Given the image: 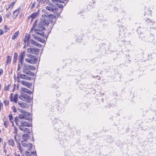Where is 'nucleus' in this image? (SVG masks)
Wrapping results in <instances>:
<instances>
[{
  "mask_svg": "<svg viewBox=\"0 0 156 156\" xmlns=\"http://www.w3.org/2000/svg\"><path fill=\"white\" fill-rule=\"evenodd\" d=\"M53 16L51 15L46 14H43L42 16L41 21L39 23L37 28L34 29V27L31 29L30 32H34V33L41 36H43L44 34V30H45V26H47L50 24L48 20V18L52 17Z\"/></svg>",
  "mask_w": 156,
  "mask_h": 156,
  "instance_id": "obj_1",
  "label": "nucleus"
},
{
  "mask_svg": "<svg viewBox=\"0 0 156 156\" xmlns=\"http://www.w3.org/2000/svg\"><path fill=\"white\" fill-rule=\"evenodd\" d=\"M22 65L23 72L27 75L33 76L34 74L30 71V70H34L35 68L33 66H30L25 63H24Z\"/></svg>",
  "mask_w": 156,
  "mask_h": 156,
  "instance_id": "obj_2",
  "label": "nucleus"
},
{
  "mask_svg": "<svg viewBox=\"0 0 156 156\" xmlns=\"http://www.w3.org/2000/svg\"><path fill=\"white\" fill-rule=\"evenodd\" d=\"M19 111L21 113L19 115V117L20 119H24L28 120L31 119V118L30 113L22 109H19Z\"/></svg>",
  "mask_w": 156,
  "mask_h": 156,
  "instance_id": "obj_3",
  "label": "nucleus"
},
{
  "mask_svg": "<svg viewBox=\"0 0 156 156\" xmlns=\"http://www.w3.org/2000/svg\"><path fill=\"white\" fill-rule=\"evenodd\" d=\"M23 41L25 43L27 42V45L28 47H31L32 45H34L35 46H37L39 47H41V45L38 44L36 41H34L33 40H29V37H26L24 39Z\"/></svg>",
  "mask_w": 156,
  "mask_h": 156,
  "instance_id": "obj_4",
  "label": "nucleus"
},
{
  "mask_svg": "<svg viewBox=\"0 0 156 156\" xmlns=\"http://www.w3.org/2000/svg\"><path fill=\"white\" fill-rule=\"evenodd\" d=\"M31 126V123L23 121H20V125L19 126V129L27 133L30 132V129L28 128H23L24 127H30Z\"/></svg>",
  "mask_w": 156,
  "mask_h": 156,
  "instance_id": "obj_5",
  "label": "nucleus"
},
{
  "mask_svg": "<svg viewBox=\"0 0 156 156\" xmlns=\"http://www.w3.org/2000/svg\"><path fill=\"white\" fill-rule=\"evenodd\" d=\"M26 55L28 58L25 59V61L27 62L34 64L37 62V58L36 56L28 54L27 55Z\"/></svg>",
  "mask_w": 156,
  "mask_h": 156,
  "instance_id": "obj_6",
  "label": "nucleus"
},
{
  "mask_svg": "<svg viewBox=\"0 0 156 156\" xmlns=\"http://www.w3.org/2000/svg\"><path fill=\"white\" fill-rule=\"evenodd\" d=\"M10 101L11 102H13L16 103H17L18 99V95L17 94H16L13 96V94L11 93L10 94Z\"/></svg>",
  "mask_w": 156,
  "mask_h": 156,
  "instance_id": "obj_7",
  "label": "nucleus"
},
{
  "mask_svg": "<svg viewBox=\"0 0 156 156\" xmlns=\"http://www.w3.org/2000/svg\"><path fill=\"white\" fill-rule=\"evenodd\" d=\"M27 52L28 53L34 55H38L39 53L38 49L33 48H28L27 49Z\"/></svg>",
  "mask_w": 156,
  "mask_h": 156,
  "instance_id": "obj_8",
  "label": "nucleus"
},
{
  "mask_svg": "<svg viewBox=\"0 0 156 156\" xmlns=\"http://www.w3.org/2000/svg\"><path fill=\"white\" fill-rule=\"evenodd\" d=\"M30 150H31L30 152H29L28 151H26L25 152V154L26 156H30L32 154L33 155H36V152L34 149V147H32L30 148Z\"/></svg>",
  "mask_w": 156,
  "mask_h": 156,
  "instance_id": "obj_9",
  "label": "nucleus"
},
{
  "mask_svg": "<svg viewBox=\"0 0 156 156\" xmlns=\"http://www.w3.org/2000/svg\"><path fill=\"white\" fill-rule=\"evenodd\" d=\"M25 56V51H23L20 53L19 55V61L21 63V64H23L24 61V58Z\"/></svg>",
  "mask_w": 156,
  "mask_h": 156,
  "instance_id": "obj_10",
  "label": "nucleus"
},
{
  "mask_svg": "<svg viewBox=\"0 0 156 156\" xmlns=\"http://www.w3.org/2000/svg\"><path fill=\"white\" fill-rule=\"evenodd\" d=\"M51 1L53 3L57 5L59 8H62L63 7L62 5L59 4L60 3H63V1H61L60 0H51Z\"/></svg>",
  "mask_w": 156,
  "mask_h": 156,
  "instance_id": "obj_11",
  "label": "nucleus"
},
{
  "mask_svg": "<svg viewBox=\"0 0 156 156\" xmlns=\"http://www.w3.org/2000/svg\"><path fill=\"white\" fill-rule=\"evenodd\" d=\"M19 98L21 100L26 101L28 100L29 97L26 94H21V95L19 96Z\"/></svg>",
  "mask_w": 156,
  "mask_h": 156,
  "instance_id": "obj_12",
  "label": "nucleus"
},
{
  "mask_svg": "<svg viewBox=\"0 0 156 156\" xmlns=\"http://www.w3.org/2000/svg\"><path fill=\"white\" fill-rule=\"evenodd\" d=\"M45 9L46 10H48L50 12H53V13H55L57 10V8H55L54 9L50 6H47L45 7Z\"/></svg>",
  "mask_w": 156,
  "mask_h": 156,
  "instance_id": "obj_13",
  "label": "nucleus"
},
{
  "mask_svg": "<svg viewBox=\"0 0 156 156\" xmlns=\"http://www.w3.org/2000/svg\"><path fill=\"white\" fill-rule=\"evenodd\" d=\"M30 76L27 75L21 74L20 75V77L21 79L27 80H30L31 78L29 76Z\"/></svg>",
  "mask_w": 156,
  "mask_h": 156,
  "instance_id": "obj_14",
  "label": "nucleus"
},
{
  "mask_svg": "<svg viewBox=\"0 0 156 156\" xmlns=\"http://www.w3.org/2000/svg\"><path fill=\"white\" fill-rule=\"evenodd\" d=\"M20 83L28 87V88H30L32 86L31 83L25 81H21Z\"/></svg>",
  "mask_w": 156,
  "mask_h": 156,
  "instance_id": "obj_15",
  "label": "nucleus"
},
{
  "mask_svg": "<svg viewBox=\"0 0 156 156\" xmlns=\"http://www.w3.org/2000/svg\"><path fill=\"white\" fill-rule=\"evenodd\" d=\"M20 9H17L15 10L13 12L12 15V17L15 19L16 18L17 16L18 15L19 12H20Z\"/></svg>",
  "mask_w": 156,
  "mask_h": 156,
  "instance_id": "obj_16",
  "label": "nucleus"
},
{
  "mask_svg": "<svg viewBox=\"0 0 156 156\" xmlns=\"http://www.w3.org/2000/svg\"><path fill=\"white\" fill-rule=\"evenodd\" d=\"M38 13L37 12H34L32 13L30 16L28 17V18L30 19L31 18V21L34 19L35 18L36 16L38 15Z\"/></svg>",
  "mask_w": 156,
  "mask_h": 156,
  "instance_id": "obj_17",
  "label": "nucleus"
},
{
  "mask_svg": "<svg viewBox=\"0 0 156 156\" xmlns=\"http://www.w3.org/2000/svg\"><path fill=\"white\" fill-rule=\"evenodd\" d=\"M22 144L23 147H27V148H31L33 147L32 145L30 143L27 144L26 143L25 141L22 142Z\"/></svg>",
  "mask_w": 156,
  "mask_h": 156,
  "instance_id": "obj_18",
  "label": "nucleus"
},
{
  "mask_svg": "<svg viewBox=\"0 0 156 156\" xmlns=\"http://www.w3.org/2000/svg\"><path fill=\"white\" fill-rule=\"evenodd\" d=\"M20 92L21 94H26V93H29L30 90L26 88H22L21 89Z\"/></svg>",
  "mask_w": 156,
  "mask_h": 156,
  "instance_id": "obj_19",
  "label": "nucleus"
},
{
  "mask_svg": "<svg viewBox=\"0 0 156 156\" xmlns=\"http://www.w3.org/2000/svg\"><path fill=\"white\" fill-rule=\"evenodd\" d=\"M18 104L20 107L25 108L27 106V104L26 103L21 101H20L18 102Z\"/></svg>",
  "mask_w": 156,
  "mask_h": 156,
  "instance_id": "obj_20",
  "label": "nucleus"
},
{
  "mask_svg": "<svg viewBox=\"0 0 156 156\" xmlns=\"http://www.w3.org/2000/svg\"><path fill=\"white\" fill-rule=\"evenodd\" d=\"M19 32L18 31H17L15 32L12 37V40H15V39L17 38L19 35Z\"/></svg>",
  "mask_w": 156,
  "mask_h": 156,
  "instance_id": "obj_21",
  "label": "nucleus"
},
{
  "mask_svg": "<svg viewBox=\"0 0 156 156\" xmlns=\"http://www.w3.org/2000/svg\"><path fill=\"white\" fill-rule=\"evenodd\" d=\"M8 143L9 145L12 146H13L14 145V141L13 139H9L8 140Z\"/></svg>",
  "mask_w": 156,
  "mask_h": 156,
  "instance_id": "obj_22",
  "label": "nucleus"
},
{
  "mask_svg": "<svg viewBox=\"0 0 156 156\" xmlns=\"http://www.w3.org/2000/svg\"><path fill=\"white\" fill-rule=\"evenodd\" d=\"M29 136L27 134H24L23 135L22 138L24 140L26 141L29 139Z\"/></svg>",
  "mask_w": 156,
  "mask_h": 156,
  "instance_id": "obj_23",
  "label": "nucleus"
},
{
  "mask_svg": "<svg viewBox=\"0 0 156 156\" xmlns=\"http://www.w3.org/2000/svg\"><path fill=\"white\" fill-rule=\"evenodd\" d=\"M33 36H34V38L36 40L38 41H39L42 42V40L39 37L34 36V34H33Z\"/></svg>",
  "mask_w": 156,
  "mask_h": 156,
  "instance_id": "obj_24",
  "label": "nucleus"
},
{
  "mask_svg": "<svg viewBox=\"0 0 156 156\" xmlns=\"http://www.w3.org/2000/svg\"><path fill=\"white\" fill-rule=\"evenodd\" d=\"M11 61V58L9 56H8L7 57L6 60V63L7 64H8Z\"/></svg>",
  "mask_w": 156,
  "mask_h": 156,
  "instance_id": "obj_25",
  "label": "nucleus"
},
{
  "mask_svg": "<svg viewBox=\"0 0 156 156\" xmlns=\"http://www.w3.org/2000/svg\"><path fill=\"white\" fill-rule=\"evenodd\" d=\"M10 87H10V85L9 84H8L7 85L5 86V91L9 90Z\"/></svg>",
  "mask_w": 156,
  "mask_h": 156,
  "instance_id": "obj_26",
  "label": "nucleus"
},
{
  "mask_svg": "<svg viewBox=\"0 0 156 156\" xmlns=\"http://www.w3.org/2000/svg\"><path fill=\"white\" fill-rule=\"evenodd\" d=\"M8 124H9L8 122L6 121H5L4 122V125L5 128H7L8 127Z\"/></svg>",
  "mask_w": 156,
  "mask_h": 156,
  "instance_id": "obj_27",
  "label": "nucleus"
},
{
  "mask_svg": "<svg viewBox=\"0 0 156 156\" xmlns=\"http://www.w3.org/2000/svg\"><path fill=\"white\" fill-rule=\"evenodd\" d=\"M15 122L16 124L18 126L19 125V123H18V121H19V119L18 117H16L15 118Z\"/></svg>",
  "mask_w": 156,
  "mask_h": 156,
  "instance_id": "obj_28",
  "label": "nucleus"
},
{
  "mask_svg": "<svg viewBox=\"0 0 156 156\" xmlns=\"http://www.w3.org/2000/svg\"><path fill=\"white\" fill-rule=\"evenodd\" d=\"M17 129L15 126H13V133L17 134Z\"/></svg>",
  "mask_w": 156,
  "mask_h": 156,
  "instance_id": "obj_29",
  "label": "nucleus"
},
{
  "mask_svg": "<svg viewBox=\"0 0 156 156\" xmlns=\"http://www.w3.org/2000/svg\"><path fill=\"white\" fill-rule=\"evenodd\" d=\"M9 118L10 121H12L13 120L12 116L11 114L9 115Z\"/></svg>",
  "mask_w": 156,
  "mask_h": 156,
  "instance_id": "obj_30",
  "label": "nucleus"
},
{
  "mask_svg": "<svg viewBox=\"0 0 156 156\" xmlns=\"http://www.w3.org/2000/svg\"><path fill=\"white\" fill-rule=\"evenodd\" d=\"M35 2H34L32 3V5L30 6L31 9H32L35 7Z\"/></svg>",
  "mask_w": 156,
  "mask_h": 156,
  "instance_id": "obj_31",
  "label": "nucleus"
},
{
  "mask_svg": "<svg viewBox=\"0 0 156 156\" xmlns=\"http://www.w3.org/2000/svg\"><path fill=\"white\" fill-rule=\"evenodd\" d=\"M4 102L5 105H9V101H4Z\"/></svg>",
  "mask_w": 156,
  "mask_h": 156,
  "instance_id": "obj_32",
  "label": "nucleus"
},
{
  "mask_svg": "<svg viewBox=\"0 0 156 156\" xmlns=\"http://www.w3.org/2000/svg\"><path fill=\"white\" fill-rule=\"evenodd\" d=\"M12 108L13 109V112H16V109L15 108V106H13L12 107Z\"/></svg>",
  "mask_w": 156,
  "mask_h": 156,
  "instance_id": "obj_33",
  "label": "nucleus"
},
{
  "mask_svg": "<svg viewBox=\"0 0 156 156\" xmlns=\"http://www.w3.org/2000/svg\"><path fill=\"white\" fill-rule=\"evenodd\" d=\"M3 33V31L2 29H0V35H2Z\"/></svg>",
  "mask_w": 156,
  "mask_h": 156,
  "instance_id": "obj_34",
  "label": "nucleus"
},
{
  "mask_svg": "<svg viewBox=\"0 0 156 156\" xmlns=\"http://www.w3.org/2000/svg\"><path fill=\"white\" fill-rule=\"evenodd\" d=\"M18 54L16 53H15L14 55V58H17Z\"/></svg>",
  "mask_w": 156,
  "mask_h": 156,
  "instance_id": "obj_35",
  "label": "nucleus"
},
{
  "mask_svg": "<svg viewBox=\"0 0 156 156\" xmlns=\"http://www.w3.org/2000/svg\"><path fill=\"white\" fill-rule=\"evenodd\" d=\"M11 6L9 5H8V6L6 7V9L7 10H8L11 7Z\"/></svg>",
  "mask_w": 156,
  "mask_h": 156,
  "instance_id": "obj_36",
  "label": "nucleus"
},
{
  "mask_svg": "<svg viewBox=\"0 0 156 156\" xmlns=\"http://www.w3.org/2000/svg\"><path fill=\"white\" fill-rule=\"evenodd\" d=\"M4 28L6 30L5 31V32H7L9 28H7V27L6 26H4Z\"/></svg>",
  "mask_w": 156,
  "mask_h": 156,
  "instance_id": "obj_37",
  "label": "nucleus"
},
{
  "mask_svg": "<svg viewBox=\"0 0 156 156\" xmlns=\"http://www.w3.org/2000/svg\"><path fill=\"white\" fill-rule=\"evenodd\" d=\"M15 4V2H13L12 3H10L9 5L11 6H13Z\"/></svg>",
  "mask_w": 156,
  "mask_h": 156,
  "instance_id": "obj_38",
  "label": "nucleus"
},
{
  "mask_svg": "<svg viewBox=\"0 0 156 156\" xmlns=\"http://www.w3.org/2000/svg\"><path fill=\"white\" fill-rule=\"evenodd\" d=\"M20 68V64H18V67H17V71H19Z\"/></svg>",
  "mask_w": 156,
  "mask_h": 156,
  "instance_id": "obj_39",
  "label": "nucleus"
},
{
  "mask_svg": "<svg viewBox=\"0 0 156 156\" xmlns=\"http://www.w3.org/2000/svg\"><path fill=\"white\" fill-rule=\"evenodd\" d=\"M3 73V71L2 69H0V76H1Z\"/></svg>",
  "mask_w": 156,
  "mask_h": 156,
  "instance_id": "obj_40",
  "label": "nucleus"
},
{
  "mask_svg": "<svg viewBox=\"0 0 156 156\" xmlns=\"http://www.w3.org/2000/svg\"><path fill=\"white\" fill-rule=\"evenodd\" d=\"M10 15V14H6L5 15V17H6V18H8L9 16Z\"/></svg>",
  "mask_w": 156,
  "mask_h": 156,
  "instance_id": "obj_41",
  "label": "nucleus"
},
{
  "mask_svg": "<svg viewBox=\"0 0 156 156\" xmlns=\"http://www.w3.org/2000/svg\"><path fill=\"white\" fill-rule=\"evenodd\" d=\"M17 60V58H14V59H13V62L14 63L16 62Z\"/></svg>",
  "mask_w": 156,
  "mask_h": 156,
  "instance_id": "obj_42",
  "label": "nucleus"
},
{
  "mask_svg": "<svg viewBox=\"0 0 156 156\" xmlns=\"http://www.w3.org/2000/svg\"><path fill=\"white\" fill-rule=\"evenodd\" d=\"M2 16L1 15H0V23H1L2 22Z\"/></svg>",
  "mask_w": 156,
  "mask_h": 156,
  "instance_id": "obj_43",
  "label": "nucleus"
},
{
  "mask_svg": "<svg viewBox=\"0 0 156 156\" xmlns=\"http://www.w3.org/2000/svg\"><path fill=\"white\" fill-rule=\"evenodd\" d=\"M28 149L26 151H29V152H30L31 150H30V148H27Z\"/></svg>",
  "mask_w": 156,
  "mask_h": 156,
  "instance_id": "obj_44",
  "label": "nucleus"
},
{
  "mask_svg": "<svg viewBox=\"0 0 156 156\" xmlns=\"http://www.w3.org/2000/svg\"><path fill=\"white\" fill-rule=\"evenodd\" d=\"M43 0H37V2H38L39 3H40L41 2H42Z\"/></svg>",
  "mask_w": 156,
  "mask_h": 156,
  "instance_id": "obj_45",
  "label": "nucleus"
},
{
  "mask_svg": "<svg viewBox=\"0 0 156 156\" xmlns=\"http://www.w3.org/2000/svg\"><path fill=\"white\" fill-rule=\"evenodd\" d=\"M54 21L55 22L56 21V16H54Z\"/></svg>",
  "mask_w": 156,
  "mask_h": 156,
  "instance_id": "obj_46",
  "label": "nucleus"
},
{
  "mask_svg": "<svg viewBox=\"0 0 156 156\" xmlns=\"http://www.w3.org/2000/svg\"><path fill=\"white\" fill-rule=\"evenodd\" d=\"M16 134H15L14 135V138L16 141Z\"/></svg>",
  "mask_w": 156,
  "mask_h": 156,
  "instance_id": "obj_47",
  "label": "nucleus"
},
{
  "mask_svg": "<svg viewBox=\"0 0 156 156\" xmlns=\"http://www.w3.org/2000/svg\"><path fill=\"white\" fill-rule=\"evenodd\" d=\"M10 122L12 123V126H14V123H13V121H10Z\"/></svg>",
  "mask_w": 156,
  "mask_h": 156,
  "instance_id": "obj_48",
  "label": "nucleus"
},
{
  "mask_svg": "<svg viewBox=\"0 0 156 156\" xmlns=\"http://www.w3.org/2000/svg\"><path fill=\"white\" fill-rule=\"evenodd\" d=\"M15 156H20L19 154H16Z\"/></svg>",
  "mask_w": 156,
  "mask_h": 156,
  "instance_id": "obj_49",
  "label": "nucleus"
},
{
  "mask_svg": "<svg viewBox=\"0 0 156 156\" xmlns=\"http://www.w3.org/2000/svg\"><path fill=\"white\" fill-rule=\"evenodd\" d=\"M1 140H2V139L0 138V143H1Z\"/></svg>",
  "mask_w": 156,
  "mask_h": 156,
  "instance_id": "obj_50",
  "label": "nucleus"
},
{
  "mask_svg": "<svg viewBox=\"0 0 156 156\" xmlns=\"http://www.w3.org/2000/svg\"><path fill=\"white\" fill-rule=\"evenodd\" d=\"M23 129H24V128H26V127H24V126H23Z\"/></svg>",
  "mask_w": 156,
  "mask_h": 156,
  "instance_id": "obj_51",
  "label": "nucleus"
},
{
  "mask_svg": "<svg viewBox=\"0 0 156 156\" xmlns=\"http://www.w3.org/2000/svg\"><path fill=\"white\" fill-rule=\"evenodd\" d=\"M13 90H13V91H14V90H15V88H14V87H13Z\"/></svg>",
  "mask_w": 156,
  "mask_h": 156,
  "instance_id": "obj_52",
  "label": "nucleus"
},
{
  "mask_svg": "<svg viewBox=\"0 0 156 156\" xmlns=\"http://www.w3.org/2000/svg\"><path fill=\"white\" fill-rule=\"evenodd\" d=\"M64 1H67V0H63Z\"/></svg>",
  "mask_w": 156,
  "mask_h": 156,
  "instance_id": "obj_53",
  "label": "nucleus"
},
{
  "mask_svg": "<svg viewBox=\"0 0 156 156\" xmlns=\"http://www.w3.org/2000/svg\"><path fill=\"white\" fill-rule=\"evenodd\" d=\"M1 0H0V1H1Z\"/></svg>",
  "mask_w": 156,
  "mask_h": 156,
  "instance_id": "obj_54",
  "label": "nucleus"
}]
</instances>
